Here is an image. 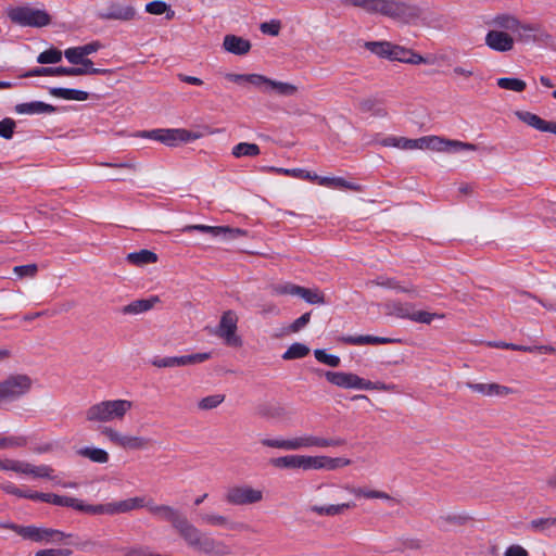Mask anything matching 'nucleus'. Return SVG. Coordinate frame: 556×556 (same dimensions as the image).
Masks as SVG:
<instances>
[{"label": "nucleus", "instance_id": "nucleus-3", "mask_svg": "<svg viewBox=\"0 0 556 556\" xmlns=\"http://www.w3.org/2000/svg\"><path fill=\"white\" fill-rule=\"evenodd\" d=\"M344 3L361 8L370 14L379 13L404 23H410L420 16L418 7L399 0H344Z\"/></svg>", "mask_w": 556, "mask_h": 556}, {"label": "nucleus", "instance_id": "nucleus-43", "mask_svg": "<svg viewBox=\"0 0 556 556\" xmlns=\"http://www.w3.org/2000/svg\"><path fill=\"white\" fill-rule=\"evenodd\" d=\"M388 314L399 318L412 319V312L414 306L408 303L393 302L387 305Z\"/></svg>", "mask_w": 556, "mask_h": 556}, {"label": "nucleus", "instance_id": "nucleus-4", "mask_svg": "<svg viewBox=\"0 0 556 556\" xmlns=\"http://www.w3.org/2000/svg\"><path fill=\"white\" fill-rule=\"evenodd\" d=\"M134 403L129 400H103L90 405L85 410V419L90 424L105 426L112 421H122L131 410Z\"/></svg>", "mask_w": 556, "mask_h": 556}, {"label": "nucleus", "instance_id": "nucleus-12", "mask_svg": "<svg viewBox=\"0 0 556 556\" xmlns=\"http://www.w3.org/2000/svg\"><path fill=\"white\" fill-rule=\"evenodd\" d=\"M486 25L491 29L485 34L484 43L485 46L495 52H509L515 47V37L507 30V28H501L493 24V17L486 22Z\"/></svg>", "mask_w": 556, "mask_h": 556}, {"label": "nucleus", "instance_id": "nucleus-11", "mask_svg": "<svg viewBox=\"0 0 556 556\" xmlns=\"http://www.w3.org/2000/svg\"><path fill=\"white\" fill-rule=\"evenodd\" d=\"M141 136L157 140L168 147H175L178 142H189L202 137L200 132H193L184 128L154 129L143 131Z\"/></svg>", "mask_w": 556, "mask_h": 556}, {"label": "nucleus", "instance_id": "nucleus-5", "mask_svg": "<svg viewBox=\"0 0 556 556\" xmlns=\"http://www.w3.org/2000/svg\"><path fill=\"white\" fill-rule=\"evenodd\" d=\"M346 441L342 438H321L313 434H303L290 439L265 438L261 444L266 447L279 448L285 451H299L311 447H338L345 445Z\"/></svg>", "mask_w": 556, "mask_h": 556}, {"label": "nucleus", "instance_id": "nucleus-13", "mask_svg": "<svg viewBox=\"0 0 556 556\" xmlns=\"http://www.w3.org/2000/svg\"><path fill=\"white\" fill-rule=\"evenodd\" d=\"M263 498V491L249 484L231 485L225 493V502L232 506L252 505L262 502Z\"/></svg>", "mask_w": 556, "mask_h": 556}, {"label": "nucleus", "instance_id": "nucleus-52", "mask_svg": "<svg viewBox=\"0 0 556 556\" xmlns=\"http://www.w3.org/2000/svg\"><path fill=\"white\" fill-rule=\"evenodd\" d=\"M369 283L384 287V288L395 289V290H399L402 292H413L414 291L413 289H409V288H402L395 279L389 278V277H383V276L378 277L377 279L370 281Z\"/></svg>", "mask_w": 556, "mask_h": 556}, {"label": "nucleus", "instance_id": "nucleus-1", "mask_svg": "<svg viewBox=\"0 0 556 556\" xmlns=\"http://www.w3.org/2000/svg\"><path fill=\"white\" fill-rule=\"evenodd\" d=\"M141 508H146L154 519L169 523L172 529L187 546L208 555L223 554L225 547L223 543L203 533L189 520L184 511L168 504L156 503L151 497L135 496L106 504L91 505L89 515L113 516L127 514Z\"/></svg>", "mask_w": 556, "mask_h": 556}, {"label": "nucleus", "instance_id": "nucleus-17", "mask_svg": "<svg viewBox=\"0 0 556 556\" xmlns=\"http://www.w3.org/2000/svg\"><path fill=\"white\" fill-rule=\"evenodd\" d=\"M100 20L131 21L136 16V10L131 5H125L118 2H111L105 8L97 12Z\"/></svg>", "mask_w": 556, "mask_h": 556}, {"label": "nucleus", "instance_id": "nucleus-60", "mask_svg": "<svg viewBox=\"0 0 556 556\" xmlns=\"http://www.w3.org/2000/svg\"><path fill=\"white\" fill-rule=\"evenodd\" d=\"M351 464V460L349 458L344 457H329L326 456V470H336L341 467L349 466Z\"/></svg>", "mask_w": 556, "mask_h": 556}, {"label": "nucleus", "instance_id": "nucleus-23", "mask_svg": "<svg viewBox=\"0 0 556 556\" xmlns=\"http://www.w3.org/2000/svg\"><path fill=\"white\" fill-rule=\"evenodd\" d=\"M466 387L473 392L486 396H506L513 392L508 387L492 382V383H473L466 382Z\"/></svg>", "mask_w": 556, "mask_h": 556}, {"label": "nucleus", "instance_id": "nucleus-26", "mask_svg": "<svg viewBox=\"0 0 556 556\" xmlns=\"http://www.w3.org/2000/svg\"><path fill=\"white\" fill-rule=\"evenodd\" d=\"M223 47L229 53L244 55L251 50V42L236 35H226Z\"/></svg>", "mask_w": 556, "mask_h": 556}, {"label": "nucleus", "instance_id": "nucleus-19", "mask_svg": "<svg viewBox=\"0 0 556 556\" xmlns=\"http://www.w3.org/2000/svg\"><path fill=\"white\" fill-rule=\"evenodd\" d=\"M86 68H72V67H35L24 74V77L35 76H83L87 73Z\"/></svg>", "mask_w": 556, "mask_h": 556}, {"label": "nucleus", "instance_id": "nucleus-51", "mask_svg": "<svg viewBox=\"0 0 556 556\" xmlns=\"http://www.w3.org/2000/svg\"><path fill=\"white\" fill-rule=\"evenodd\" d=\"M225 401V395L223 394H213L203 397L199 403L198 407L202 410H208L216 408L218 405H220Z\"/></svg>", "mask_w": 556, "mask_h": 556}, {"label": "nucleus", "instance_id": "nucleus-46", "mask_svg": "<svg viewBox=\"0 0 556 556\" xmlns=\"http://www.w3.org/2000/svg\"><path fill=\"white\" fill-rule=\"evenodd\" d=\"M309 353V348L303 343H293L291 344L288 350L282 354V359L285 361H291V359H298L303 358Z\"/></svg>", "mask_w": 556, "mask_h": 556}, {"label": "nucleus", "instance_id": "nucleus-64", "mask_svg": "<svg viewBox=\"0 0 556 556\" xmlns=\"http://www.w3.org/2000/svg\"><path fill=\"white\" fill-rule=\"evenodd\" d=\"M504 556H529V553L521 545L514 544L506 548Z\"/></svg>", "mask_w": 556, "mask_h": 556}, {"label": "nucleus", "instance_id": "nucleus-10", "mask_svg": "<svg viewBox=\"0 0 556 556\" xmlns=\"http://www.w3.org/2000/svg\"><path fill=\"white\" fill-rule=\"evenodd\" d=\"M99 432L112 444L124 450H144L150 440L144 437L125 434L110 426H101Z\"/></svg>", "mask_w": 556, "mask_h": 556}, {"label": "nucleus", "instance_id": "nucleus-27", "mask_svg": "<svg viewBox=\"0 0 556 556\" xmlns=\"http://www.w3.org/2000/svg\"><path fill=\"white\" fill-rule=\"evenodd\" d=\"M200 521L205 526L222 527L230 530L238 529L239 523L231 521L227 516L217 513H201L199 515Z\"/></svg>", "mask_w": 556, "mask_h": 556}, {"label": "nucleus", "instance_id": "nucleus-28", "mask_svg": "<svg viewBox=\"0 0 556 556\" xmlns=\"http://www.w3.org/2000/svg\"><path fill=\"white\" fill-rule=\"evenodd\" d=\"M48 503L56 506L71 507L75 510L83 511L86 514H89V508H91V505L85 504L81 500H78L76 497L62 496L53 493H50Z\"/></svg>", "mask_w": 556, "mask_h": 556}, {"label": "nucleus", "instance_id": "nucleus-35", "mask_svg": "<svg viewBox=\"0 0 556 556\" xmlns=\"http://www.w3.org/2000/svg\"><path fill=\"white\" fill-rule=\"evenodd\" d=\"M126 260L128 263L136 265V266H143L147 264H152L157 261V255L150 251V250H140L138 252L129 253L126 256Z\"/></svg>", "mask_w": 556, "mask_h": 556}, {"label": "nucleus", "instance_id": "nucleus-63", "mask_svg": "<svg viewBox=\"0 0 556 556\" xmlns=\"http://www.w3.org/2000/svg\"><path fill=\"white\" fill-rule=\"evenodd\" d=\"M72 551L67 548H50L36 553V556H71Z\"/></svg>", "mask_w": 556, "mask_h": 556}, {"label": "nucleus", "instance_id": "nucleus-40", "mask_svg": "<svg viewBox=\"0 0 556 556\" xmlns=\"http://www.w3.org/2000/svg\"><path fill=\"white\" fill-rule=\"evenodd\" d=\"M268 170L275 172L278 174H282L286 176H291V177L299 178V179L311 180V181H314L315 178H318V175L312 174L311 172H307L302 168L289 169V168H281V167H269Z\"/></svg>", "mask_w": 556, "mask_h": 556}, {"label": "nucleus", "instance_id": "nucleus-58", "mask_svg": "<svg viewBox=\"0 0 556 556\" xmlns=\"http://www.w3.org/2000/svg\"><path fill=\"white\" fill-rule=\"evenodd\" d=\"M281 24L277 20H271L270 22H264L260 25V29L263 34L270 36H278L280 33Z\"/></svg>", "mask_w": 556, "mask_h": 556}, {"label": "nucleus", "instance_id": "nucleus-2", "mask_svg": "<svg viewBox=\"0 0 556 556\" xmlns=\"http://www.w3.org/2000/svg\"><path fill=\"white\" fill-rule=\"evenodd\" d=\"M493 24L501 28H507L515 34V42L535 43L553 47L554 37L540 24L521 22L510 13H498L493 16Z\"/></svg>", "mask_w": 556, "mask_h": 556}, {"label": "nucleus", "instance_id": "nucleus-29", "mask_svg": "<svg viewBox=\"0 0 556 556\" xmlns=\"http://www.w3.org/2000/svg\"><path fill=\"white\" fill-rule=\"evenodd\" d=\"M15 112L17 114H50L55 112V108L51 104L41 102V101H33L27 103H20L15 105Z\"/></svg>", "mask_w": 556, "mask_h": 556}, {"label": "nucleus", "instance_id": "nucleus-33", "mask_svg": "<svg viewBox=\"0 0 556 556\" xmlns=\"http://www.w3.org/2000/svg\"><path fill=\"white\" fill-rule=\"evenodd\" d=\"M489 345L495 346V348H502V349H509L514 351H523V352H530V353H551L556 354V349L551 345H518L514 343H506V342H490Z\"/></svg>", "mask_w": 556, "mask_h": 556}, {"label": "nucleus", "instance_id": "nucleus-8", "mask_svg": "<svg viewBox=\"0 0 556 556\" xmlns=\"http://www.w3.org/2000/svg\"><path fill=\"white\" fill-rule=\"evenodd\" d=\"M4 528L10 529L22 538L34 542L55 543L61 542L65 538L72 536V534H65L59 530L37 528L34 526H18L15 523H9L5 525Z\"/></svg>", "mask_w": 556, "mask_h": 556}, {"label": "nucleus", "instance_id": "nucleus-32", "mask_svg": "<svg viewBox=\"0 0 556 556\" xmlns=\"http://www.w3.org/2000/svg\"><path fill=\"white\" fill-rule=\"evenodd\" d=\"M341 342L352 345H363V344H388L394 342L393 339L384 338V337H376V336H346L340 339Z\"/></svg>", "mask_w": 556, "mask_h": 556}, {"label": "nucleus", "instance_id": "nucleus-37", "mask_svg": "<svg viewBox=\"0 0 556 556\" xmlns=\"http://www.w3.org/2000/svg\"><path fill=\"white\" fill-rule=\"evenodd\" d=\"M77 453L97 464H105L110 459L109 453L99 447H83Z\"/></svg>", "mask_w": 556, "mask_h": 556}, {"label": "nucleus", "instance_id": "nucleus-50", "mask_svg": "<svg viewBox=\"0 0 556 556\" xmlns=\"http://www.w3.org/2000/svg\"><path fill=\"white\" fill-rule=\"evenodd\" d=\"M61 60H62V51H60L55 48L46 50L37 56V62L40 64H54V63H59Z\"/></svg>", "mask_w": 556, "mask_h": 556}, {"label": "nucleus", "instance_id": "nucleus-22", "mask_svg": "<svg viewBox=\"0 0 556 556\" xmlns=\"http://www.w3.org/2000/svg\"><path fill=\"white\" fill-rule=\"evenodd\" d=\"M340 488L343 490L350 492L351 494L355 495L356 497H364L367 500H382L387 501L393 504H397L399 501L391 496L389 493L379 491V490H371L367 488L362 486H353L350 484H343Z\"/></svg>", "mask_w": 556, "mask_h": 556}, {"label": "nucleus", "instance_id": "nucleus-49", "mask_svg": "<svg viewBox=\"0 0 556 556\" xmlns=\"http://www.w3.org/2000/svg\"><path fill=\"white\" fill-rule=\"evenodd\" d=\"M304 470H320L326 469V456H309L303 455Z\"/></svg>", "mask_w": 556, "mask_h": 556}, {"label": "nucleus", "instance_id": "nucleus-38", "mask_svg": "<svg viewBox=\"0 0 556 556\" xmlns=\"http://www.w3.org/2000/svg\"><path fill=\"white\" fill-rule=\"evenodd\" d=\"M392 45L389 41H366L364 47L371 53L390 60Z\"/></svg>", "mask_w": 556, "mask_h": 556}, {"label": "nucleus", "instance_id": "nucleus-59", "mask_svg": "<svg viewBox=\"0 0 556 556\" xmlns=\"http://www.w3.org/2000/svg\"><path fill=\"white\" fill-rule=\"evenodd\" d=\"M15 122L12 118L0 121V137L11 139L14 132Z\"/></svg>", "mask_w": 556, "mask_h": 556}, {"label": "nucleus", "instance_id": "nucleus-30", "mask_svg": "<svg viewBox=\"0 0 556 556\" xmlns=\"http://www.w3.org/2000/svg\"><path fill=\"white\" fill-rule=\"evenodd\" d=\"M160 300L157 296L136 300L122 308L124 315H138L150 311Z\"/></svg>", "mask_w": 556, "mask_h": 556}, {"label": "nucleus", "instance_id": "nucleus-20", "mask_svg": "<svg viewBox=\"0 0 556 556\" xmlns=\"http://www.w3.org/2000/svg\"><path fill=\"white\" fill-rule=\"evenodd\" d=\"M12 471L23 475H28L34 478H48L52 479L53 469L47 465L35 466L27 462L15 460Z\"/></svg>", "mask_w": 556, "mask_h": 556}, {"label": "nucleus", "instance_id": "nucleus-55", "mask_svg": "<svg viewBox=\"0 0 556 556\" xmlns=\"http://www.w3.org/2000/svg\"><path fill=\"white\" fill-rule=\"evenodd\" d=\"M441 315L429 313L426 311H416L413 308L412 319L415 323L430 324L434 318H441Z\"/></svg>", "mask_w": 556, "mask_h": 556}, {"label": "nucleus", "instance_id": "nucleus-7", "mask_svg": "<svg viewBox=\"0 0 556 556\" xmlns=\"http://www.w3.org/2000/svg\"><path fill=\"white\" fill-rule=\"evenodd\" d=\"M33 387V379L25 374H14L0 381V404L25 396Z\"/></svg>", "mask_w": 556, "mask_h": 556}, {"label": "nucleus", "instance_id": "nucleus-24", "mask_svg": "<svg viewBox=\"0 0 556 556\" xmlns=\"http://www.w3.org/2000/svg\"><path fill=\"white\" fill-rule=\"evenodd\" d=\"M354 507H355L354 503L346 502V503L329 504V505H312L308 510L319 517H334V516L342 515L346 510H350Z\"/></svg>", "mask_w": 556, "mask_h": 556}, {"label": "nucleus", "instance_id": "nucleus-18", "mask_svg": "<svg viewBox=\"0 0 556 556\" xmlns=\"http://www.w3.org/2000/svg\"><path fill=\"white\" fill-rule=\"evenodd\" d=\"M182 231H200L204 233H210L213 237H224V238H237L240 236H244L245 231L239 228H230L226 226H207V225H187L182 228Z\"/></svg>", "mask_w": 556, "mask_h": 556}, {"label": "nucleus", "instance_id": "nucleus-39", "mask_svg": "<svg viewBox=\"0 0 556 556\" xmlns=\"http://www.w3.org/2000/svg\"><path fill=\"white\" fill-rule=\"evenodd\" d=\"M298 90H299V88L293 84L278 81V80H274V79H270L269 87H268V92L274 91L278 96H282V97L295 96L298 93Z\"/></svg>", "mask_w": 556, "mask_h": 556}, {"label": "nucleus", "instance_id": "nucleus-53", "mask_svg": "<svg viewBox=\"0 0 556 556\" xmlns=\"http://www.w3.org/2000/svg\"><path fill=\"white\" fill-rule=\"evenodd\" d=\"M314 356L318 362L326 364L330 367H338L341 363V359L339 356L328 354V353H326L325 350H320V349L314 351Z\"/></svg>", "mask_w": 556, "mask_h": 556}, {"label": "nucleus", "instance_id": "nucleus-9", "mask_svg": "<svg viewBox=\"0 0 556 556\" xmlns=\"http://www.w3.org/2000/svg\"><path fill=\"white\" fill-rule=\"evenodd\" d=\"M238 320L236 312L228 309L223 313L219 324L212 333L220 338L227 346L240 348L242 339L237 334Z\"/></svg>", "mask_w": 556, "mask_h": 556}, {"label": "nucleus", "instance_id": "nucleus-62", "mask_svg": "<svg viewBox=\"0 0 556 556\" xmlns=\"http://www.w3.org/2000/svg\"><path fill=\"white\" fill-rule=\"evenodd\" d=\"M419 138L418 139H408L405 137H399L397 138V147L402 150H415L419 149Z\"/></svg>", "mask_w": 556, "mask_h": 556}, {"label": "nucleus", "instance_id": "nucleus-21", "mask_svg": "<svg viewBox=\"0 0 556 556\" xmlns=\"http://www.w3.org/2000/svg\"><path fill=\"white\" fill-rule=\"evenodd\" d=\"M515 115L519 121L540 131H547L556 135V122H547L539 115L528 111H516Z\"/></svg>", "mask_w": 556, "mask_h": 556}, {"label": "nucleus", "instance_id": "nucleus-44", "mask_svg": "<svg viewBox=\"0 0 556 556\" xmlns=\"http://www.w3.org/2000/svg\"><path fill=\"white\" fill-rule=\"evenodd\" d=\"M379 100L376 98H364L357 103V108L363 113L371 112L378 116H384L386 111L379 106Z\"/></svg>", "mask_w": 556, "mask_h": 556}, {"label": "nucleus", "instance_id": "nucleus-47", "mask_svg": "<svg viewBox=\"0 0 556 556\" xmlns=\"http://www.w3.org/2000/svg\"><path fill=\"white\" fill-rule=\"evenodd\" d=\"M497 86L502 89L522 92L526 89L527 84L525 80L519 78L502 77L497 79Z\"/></svg>", "mask_w": 556, "mask_h": 556}, {"label": "nucleus", "instance_id": "nucleus-45", "mask_svg": "<svg viewBox=\"0 0 556 556\" xmlns=\"http://www.w3.org/2000/svg\"><path fill=\"white\" fill-rule=\"evenodd\" d=\"M261 152L260 147L256 143L240 142L232 148V155L235 157L242 156H256Z\"/></svg>", "mask_w": 556, "mask_h": 556}, {"label": "nucleus", "instance_id": "nucleus-57", "mask_svg": "<svg viewBox=\"0 0 556 556\" xmlns=\"http://www.w3.org/2000/svg\"><path fill=\"white\" fill-rule=\"evenodd\" d=\"M409 53L410 50L397 45H392L390 60L407 63Z\"/></svg>", "mask_w": 556, "mask_h": 556}, {"label": "nucleus", "instance_id": "nucleus-41", "mask_svg": "<svg viewBox=\"0 0 556 556\" xmlns=\"http://www.w3.org/2000/svg\"><path fill=\"white\" fill-rule=\"evenodd\" d=\"M146 11L153 15L166 14L167 20H173L175 16V12L170 7L166 2L159 0L147 3Z\"/></svg>", "mask_w": 556, "mask_h": 556}, {"label": "nucleus", "instance_id": "nucleus-56", "mask_svg": "<svg viewBox=\"0 0 556 556\" xmlns=\"http://www.w3.org/2000/svg\"><path fill=\"white\" fill-rule=\"evenodd\" d=\"M14 274L17 275L18 278L29 277L33 278L36 276L38 271V267L36 264H27L20 265L13 268Z\"/></svg>", "mask_w": 556, "mask_h": 556}, {"label": "nucleus", "instance_id": "nucleus-16", "mask_svg": "<svg viewBox=\"0 0 556 556\" xmlns=\"http://www.w3.org/2000/svg\"><path fill=\"white\" fill-rule=\"evenodd\" d=\"M325 377L330 383L343 389L362 390L363 388L371 387L369 380H365L352 372L327 371Z\"/></svg>", "mask_w": 556, "mask_h": 556}, {"label": "nucleus", "instance_id": "nucleus-48", "mask_svg": "<svg viewBox=\"0 0 556 556\" xmlns=\"http://www.w3.org/2000/svg\"><path fill=\"white\" fill-rule=\"evenodd\" d=\"M301 286L291 283V282H283L271 286V292L276 295H292V296H299Z\"/></svg>", "mask_w": 556, "mask_h": 556}, {"label": "nucleus", "instance_id": "nucleus-25", "mask_svg": "<svg viewBox=\"0 0 556 556\" xmlns=\"http://www.w3.org/2000/svg\"><path fill=\"white\" fill-rule=\"evenodd\" d=\"M100 48V43L94 41L87 43L85 46L68 48L64 51V56L72 64H78V62H83V59H87L86 56L97 52Z\"/></svg>", "mask_w": 556, "mask_h": 556}, {"label": "nucleus", "instance_id": "nucleus-36", "mask_svg": "<svg viewBox=\"0 0 556 556\" xmlns=\"http://www.w3.org/2000/svg\"><path fill=\"white\" fill-rule=\"evenodd\" d=\"M49 92L53 97L74 101H85L89 97L86 91L67 88H50Z\"/></svg>", "mask_w": 556, "mask_h": 556}, {"label": "nucleus", "instance_id": "nucleus-14", "mask_svg": "<svg viewBox=\"0 0 556 556\" xmlns=\"http://www.w3.org/2000/svg\"><path fill=\"white\" fill-rule=\"evenodd\" d=\"M419 149L438 152L476 151L477 146L469 142L445 139L438 136H425L419 138Z\"/></svg>", "mask_w": 556, "mask_h": 556}, {"label": "nucleus", "instance_id": "nucleus-34", "mask_svg": "<svg viewBox=\"0 0 556 556\" xmlns=\"http://www.w3.org/2000/svg\"><path fill=\"white\" fill-rule=\"evenodd\" d=\"M315 180L325 187L338 188V189H346L352 191H361L362 187L357 184L350 182L342 177H319L315 178Z\"/></svg>", "mask_w": 556, "mask_h": 556}, {"label": "nucleus", "instance_id": "nucleus-15", "mask_svg": "<svg viewBox=\"0 0 556 556\" xmlns=\"http://www.w3.org/2000/svg\"><path fill=\"white\" fill-rule=\"evenodd\" d=\"M211 353H195L182 356L155 357L151 364L157 368L182 367L203 363L211 358Z\"/></svg>", "mask_w": 556, "mask_h": 556}, {"label": "nucleus", "instance_id": "nucleus-61", "mask_svg": "<svg viewBox=\"0 0 556 556\" xmlns=\"http://www.w3.org/2000/svg\"><path fill=\"white\" fill-rule=\"evenodd\" d=\"M92 61L90 59H83V62H78L77 65H81L78 68H86L88 70L85 75H104L110 73V70L105 68H96L92 66Z\"/></svg>", "mask_w": 556, "mask_h": 556}, {"label": "nucleus", "instance_id": "nucleus-31", "mask_svg": "<svg viewBox=\"0 0 556 556\" xmlns=\"http://www.w3.org/2000/svg\"><path fill=\"white\" fill-rule=\"evenodd\" d=\"M270 465L279 469H303V455L291 454L270 459Z\"/></svg>", "mask_w": 556, "mask_h": 556}, {"label": "nucleus", "instance_id": "nucleus-42", "mask_svg": "<svg viewBox=\"0 0 556 556\" xmlns=\"http://www.w3.org/2000/svg\"><path fill=\"white\" fill-rule=\"evenodd\" d=\"M299 298L303 299L308 304H325V295L318 288H304L301 287Z\"/></svg>", "mask_w": 556, "mask_h": 556}, {"label": "nucleus", "instance_id": "nucleus-54", "mask_svg": "<svg viewBox=\"0 0 556 556\" xmlns=\"http://www.w3.org/2000/svg\"><path fill=\"white\" fill-rule=\"evenodd\" d=\"M270 78L261 74H249L248 84L258 88L263 92H268Z\"/></svg>", "mask_w": 556, "mask_h": 556}, {"label": "nucleus", "instance_id": "nucleus-6", "mask_svg": "<svg viewBox=\"0 0 556 556\" xmlns=\"http://www.w3.org/2000/svg\"><path fill=\"white\" fill-rule=\"evenodd\" d=\"M10 21L22 27H45L51 23L50 14L43 10L29 5H20L8 9Z\"/></svg>", "mask_w": 556, "mask_h": 556}]
</instances>
